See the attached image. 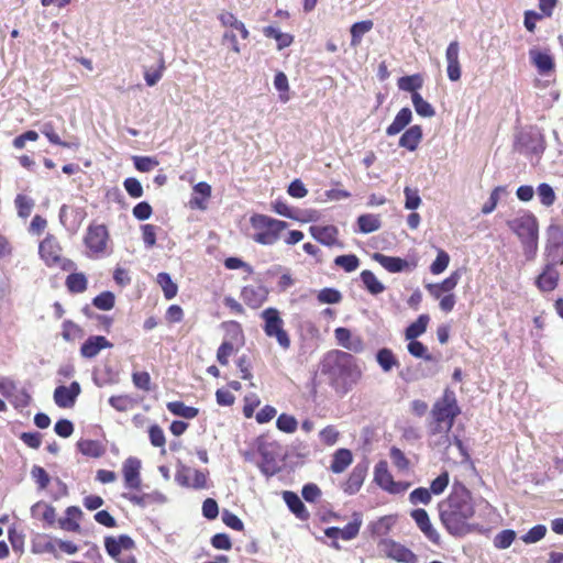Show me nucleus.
Returning <instances> with one entry per match:
<instances>
[{"instance_id":"f257e3e1","label":"nucleus","mask_w":563,"mask_h":563,"mask_svg":"<svg viewBox=\"0 0 563 563\" xmlns=\"http://www.w3.org/2000/svg\"><path fill=\"white\" fill-rule=\"evenodd\" d=\"M439 518L453 537H464L474 531L471 522L476 514L471 490L462 483L454 482L450 494L438 504Z\"/></svg>"},{"instance_id":"f03ea898","label":"nucleus","mask_w":563,"mask_h":563,"mask_svg":"<svg viewBox=\"0 0 563 563\" xmlns=\"http://www.w3.org/2000/svg\"><path fill=\"white\" fill-rule=\"evenodd\" d=\"M461 412L455 391L445 387L433 402L427 423L428 435L434 446L449 449L452 445L450 433Z\"/></svg>"},{"instance_id":"7ed1b4c3","label":"nucleus","mask_w":563,"mask_h":563,"mask_svg":"<svg viewBox=\"0 0 563 563\" xmlns=\"http://www.w3.org/2000/svg\"><path fill=\"white\" fill-rule=\"evenodd\" d=\"M321 371L328 376L330 386L341 396L352 390L362 378V369L355 357L341 350H333L325 354Z\"/></svg>"},{"instance_id":"20e7f679","label":"nucleus","mask_w":563,"mask_h":563,"mask_svg":"<svg viewBox=\"0 0 563 563\" xmlns=\"http://www.w3.org/2000/svg\"><path fill=\"white\" fill-rule=\"evenodd\" d=\"M507 225L520 240L526 260L533 261L539 249V222L536 216L525 212L507 221Z\"/></svg>"},{"instance_id":"39448f33","label":"nucleus","mask_w":563,"mask_h":563,"mask_svg":"<svg viewBox=\"0 0 563 563\" xmlns=\"http://www.w3.org/2000/svg\"><path fill=\"white\" fill-rule=\"evenodd\" d=\"M282 232V222L263 214L250 218L245 234L255 242L269 245L278 240Z\"/></svg>"},{"instance_id":"423d86ee","label":"nucleus","mask_w":563,"mask_h":563,"mask_svg":"<svg viewBox=\"0 0 563 563\" xmlns=\"http://www.w3.org/2000/svg\"><path fill=\"white\" fill-rule=\"evenodd\" d=\"M462 277L461 271L452 272L441 283L427 284L426 289L434 299H440L439 307L443 312H450L454 309L456 303V296L453 294L454 288L457 286Z\"/></svg>"},{"instance_id":"0eeeda50","label":"nucleus","mask_w":563,"mask_h":563,"mask_svg":"<svg viewBox=\"0 0 563 563\" xmlns=\"http://www.w3.org/2000/svg\"><path fill=\"white\" fill-rule=\"evenodd\" d=\"M374 482L379 488L390 495L405 494L411 486L410 482L395 481L385 460L379 461L375 465Z\"/></svg>"},{"instance_id":"6e6552de","label":"nucleus","mask_w":563,"mask_h":563,"mask_svg":"<svg viewBox=\"0 0 563 563\" xmlns=\"http://www.w3.org/2000/svg\"><path fill=\"white\" fill-rule=\"evenodd\" d=\"M547 261L563 265V227L552 223L547 229Z\"/></svg>"},{"instance_id":"1a4fd4ad","label":"nucleus","mask_w":563,"mask_h":563,"mask_svg":"<svg viewBox=\"0 0 563 563\" xmlns=\"http://www.w3.org/2000/svg\"><path fill=\"white\" fill-rule=\"evenodd\" d=\"M38 252L41 258L45 262L47 266H60L65 267L64 258L62 257V247L57 240L48 235L46 236L38 246Z\"/></svg>"},{"instance_id":"9d476101","label":"nucleus","mask_w":563,"mask_h":563,"mask_svg":"<svg viewBox=\"0 0 563 563\" xmlns=\"http://www.w3.org/2000/svg\"><path fill=\"white\" fill-rule=\"evenodd\" d=\"M175 479L179 485L185 487L201 489L207 486V474L205 472L183 464L179 465Z\"/></svg>"},{"instance_id":"9b49d317","label":"nucleus","mask_w":563,"mask_h":563,"mask_svg":"<svg viewBox=\"0 0 563 563\" xmlns=\"http://www.w3.org/2000/svg\"><path fill=\"white\" fill-rule=\"evenodd\" d=\"M108 236V230L103 224L90 225L85 236V244L95 254L104 253Z\"/></svg>"},{"instance_id":"f8f14e48","label":"nucleus","mask_w":563,"mask_h":563,"mask_svg":"<svg viewBox=\"0 0 563 563\" xmlns=\"http://www.w3.org/2000/svg\"><path fill=\"white\" fill-rule=\"evenodd\" d=\"M262 460L260 467L266 476H273L279 472V452L278 446L264 443L260 448Z\"/></svg>"},{"instance_id":"ddd939ff","label":"nucleus","mask_w":563,"mask_h":563,"mask_svg":"<svg viewBox=\"0 0 563 563\" xmlns=\"http://www.w3.org/2000/svg\"><path fill=\"white\" fill-rule=\"evenodd\" d=\"M380 547L385 555L400 563H417V555L405 545L394 540H383Z\"/></svg>"},{"instance_id":"4468645a","label":"nucleus","mask_w":563,"mask_h":563,"mask_svg":"<svg viewBox=\"0 0 563 563\" xmlns=\"http://www.w3.org/2000/svg\"><path fill=\"white\" fill-rule=\"evenodd\" d=\"M558 265H560V263L552 261H548L544 265L542 272L536 278V286L539 290L543 292L552 291L558 287L560 280V273L556 269Z\"/></svg>"},{"instance_id":"2eb2a0df","label":"nucleus","mask_w":563,"mask_h":563,"mask_svg":"<svg viewBox=\"0 0 563 563\" xmlns=\"http://www.w3.org/2000/svg\"><path fill=\"white\" fill-rule=\"evenodd\" d=\"M81 388L78 382H73L69 386H58L54 390V401L59 408L74 407Z\"/></svg>"},{"instance_id":"dca6fc26","label":"nucleus","mask_w":563,"mask_h":563,"mask_svg":"<svg viewBox=\"0 0 563 563\" xmlns=\"http://www.w3.org/2000/svg\"><path fill=\"white\" fill-rule=\"evenodd\" d=\"M373 260L379 263L389 273H400L404 271H412L417 267V262H409L397 256H387L382 253H374Z\"/></svg>"},{"instance_id":"f3484780","label":"nucleus","mask_w":563,"mask_h":563,"mask_svg":"<svg viewBox=\"0 0 563 563\" xmlns=\"http://www.w3.org/2000/svg\"><path fill=\"white\" fill-rule=\"evenodd\" d=\"M420 531L434 544L440 543V534L434 529L428 512L423 508L413 509L410 514Z\"/></svg>"},{"instance_id":"a211bd4d","label":"nucleus","mask_w":563,"mask_h":563,"mask_svg":"<svg viewBox=\"0 0 563 563\" xmlns=\"http://www.w3.org/2000/svg\"><path fill=\"white\" fill-rule=\"evenodd\" d=\"M460 44L457 41H452L445 51V58L448 63L446 73L451 81L461 79L462 70L460 64Z\"/></svg>"},{"instance_id":"6ab92c4d","label":"nucleus","mask_w":563,"mask_h":563,"mask_svg":"<svg viewBox=\"0 0 563 563\" xmlns=\"http://www.w3.org/2000/svg\"><path fill=\"white\" fill-rule=\"evenodd\" d=\"M141 461L137 457H129L123 462L122 473L128 488L139 489L141 487Z\"/></svg>"},{"instance_id":"aec40b11","label":"nucleus","mask_w":563,"mask_h":563,"mask_svg":"<svg viewBox=\"0 0 563 563\" xmlns=\"http://www.w3.org/2000/svg\"><path fill=\"white\" fill-rule=\"evenodd\" d=\"M367 472H368L367 463H357L353 467L347 479L343 483L344 493H346L349 495L356 494L361 489V487L366 478Z\"/></svg>"},{"instance_id":"412c9836","label":"nucleus","mask_w":563,"mask_h":563,"mask_svg":"<svg viewBox=\"0 0 563 563\" xmlns=\"http://www.w3.org/2000/svg\"><path fill=\"white\" fill-rule=\"evenodd\" d=\"M334 336L338 344L354 353H361L364 350V342L361 336H353L347 328L339 327L334 330Z\"/></svg>"},{"instance_id":"4be33fe9","label":"nucleus","mask_w":563,"mask_h":563,"mask_svg":"<svg viewBox=\"0 0 563 563\" xmlns=\"http://www.w3.org/2000/svg\"><path fill=\"white\" fill-rule=\"evenodd\" d=\"M104 548L111 558L117 559L123 550H131L134 548V541L126 534L107 537L104 538Z\"/></svg>"},{"instance_id":"5701e85b","label":"nucleus","mask_w":563,"mask_h":563,"mask_svg":"<svg viewBox=\"0 0 563 563\" xmlns=\"http://www.w3.org/2000/svg\"><path fill=\"white\" fill-rule=\"evenodd\" d=\"M267 290L260 284L249 285L242 289L241 297L251 308H258L266 299Z\"/></svg>"},{"instance_id":"b1692460","label":"nucleus","mask_w":563,"mask_h":563,"mask_svg":"<svg viewBox=\"0 0 563 563\" xmlns=\"http://www.w3.org/2000/svg\"><path fill=\"white\" fill-rule=\"evenodd\" d=\"M310 233L313 239L323 245L333 246L339 244V230L334 225H312L310 227Z\"/></svg>"},{"instance_id":"393cba45","label":"nucleus","mask_w":563,"mask_h":563,"mask_svg":"<svg viewBox=\"0 0 563 563\" xmlns=\"http://www.w3.org/2000/svg\"><path fill=\"white\" fill-rule=\"evenodd\" d=\"M109 347H112V343L104 336L91 335L82 343L80 354L82 357L92 358L97 356L101 350Z\"/></svg>"},{"instance_id":"a878e982","label":"nucleus","mask_w":563,"mask_h":563,"mask_svg":"<svg viewBox=\"0 0 563 563\" xmlns=\"http://www.w3.org/2000/svg\"><path fill=\"white\" fill-rule=\"evenodd\" d=\"M265 320L264 330L268 336H275L277 342L282 344V323L279 319V311L274 308H268L262 312Z\"/></svg>"},{"instance_id":"bb28decb","label":"nucleus","mask_w":563,"mask_h":563,"mask_svg":"<svg viewBox=\"0 0 563 563\" xmlns=\"http://www.w3.org/2000/svg\"><path fill=\"white\" fill-rule=\"evenodd\" d=\"M422 135L421 126L412 125L400 136L399 146L412 152L419 146Z\"/></svg>"},{"instance_id":"cd10ccee","label":"nucleus","mask_w":563,"mask_h":563,"mask_svg":"<svg viewBox=\"0 0 563 563\" xmlns=\"http://www.w3.org/2000/svg\"><path fill=\"white\" fill-rule=\"evenodd\" d=\"M353 462V454L349 449H339L334 452L330 470L334 474L343 473Z\"/></svg>"},{"instance_id":"c85d7f7f","label":"nucleus","mask_w":563,"mask_h":563,"mask_svg":"<svg viewBox=\"0 0 563 563\" xmlns=\"http://www.w3.org/2000/svg\"><path fill=\"white\" fill-rule=\"evenodd\" d=\"M412 120V112L409 108H402L396 114L394 121L387 126L386 134L389 136L400 133Z\"/></svg>"},{"instance_id":"c756f323","label":"nucleus","mask_w":563,"mask_h":563,"mask_svg":"<svg viewBox=\"0 0 563 563\" xmlns=\"http://www.w3.org/2000/svg\"><path fill=\"white\" fill-rule=\"evenodd\" d=\"M284 501L298 519L307 520L309 518V511L297 494L284 490Z\"/></svg>"},{"instance_id":"7c9ffc66","label":"nucleus","mask_w":563,"mask_h":563,"mask_svg":"<svg viewBox=\"0 0 563 563\" xmlns=\"http://www.w3.org/2000/svg\"><path fill=\"white\" fill-rule=\"evenodd\" d=\"M376 362L379 365V367L382 368V371L385 372V373H388L394 367H398L399 366V361H398L397 356L388 347H383V349L377 351V353H376Z\"/></svg>"},{"instance_id":"2f4dec72","label":"nucleus","mask_w":563,"mask_h":563,"mask_svg":"<svg viewBox=\"0 0 563 563\" xmlns=\"http://www.w3.org/2000/svg\"><path fill=\"white\" fill-rule=\"evenodd\" d=\"M429 321L430 317L428 314H420L415 322L407 327L405 331L406 340H413L423 334Z\"/></svg>"},{"instance_id":"473e14b6","label":"nucleus","mask_w":563,"mask_h":563,"mask_svg":"<svg viewBox=\"0 0 563 563\" xmlns=\"http://www.w3.org/2000/svg\"><path fill=\"white\" fill-rule=\"evenodd\" d=\"M374 26L372 20L356 22L351 26V46L356 47L361 44L364 34L369 32Z\"/></svg>"},{"instance_id":"72a5a7b5","label":"nucleus","mask_w":563,"mask_h":563,"mask_svg":"<svg viewBox=\"0 0 563 563\" xmlns=\"http://www.w3.org/2000/svg\"><path fill=\"white\" fill-rule=\"evenodd\" d=\"M360 276L365 289L369 294L379 295L385 290V286L377 279L372 271L365 269Z\"/></svg>"},{"instance_id":"f704fd0d","label":"nucleus","mask_w":563,"mask_h":563,"mask_svg":"<svg viewBox=\"0 0 563 563\" xmlns=\"http://www.w3.org/2000/svg\"><path fill=\"white\" fill-rule=\"evenodd\" d=\"M357 225L360 232L367 234L377 231L380 228L382 222L379 216L366 213L361 214L357 218Z\"/></svg>"},{"instance_id":"c9c22d12","label":"nucleus","mask_w":563,"mask_h":563,"mask_svg":"<svg viewBox=\"0 0 563 563\" xmlns=\"http://www.w3.org/2000/svg\"><path fill=\"white\" fill-rule=\"evenodd\" d=\"M398 88L402 91L419 93L418 90L423 86V78L420 74L404 76L398 79Z\"/></svg>"},{"instance_id":"e433bc0d","label":"nucleus","mask_w":563,"mask_h":563,"mask_svg":"<svg viewBox=\"0 0 563 563\" xmlns=\"http://www.w3.org/2000/svg\"><path fill=\"white\" fill-rule=\"evenodd\" d=\"M531 56L540 74H549L554 69L553 58L549 54L542 52H532Z\"/></svg>"},{"instance_id":"4c0bfd02","label":"nucleus","mask_w":563,"mask_h":563,"mask_svg":"<svg viewBox=\"0 0 563 563\" xmlns=\"http://www.w3.org/2000/svg\"><path fill=\"white\" fill-rule=\"evenodd\" d=\"M157 284L161 286L166 299H173L178 291L177 285L172 280L167 273H159L156 277Z\"/></svg>"},{"instance_id":"58836bf2","label":"nucleus","mask_w":563,"mask_h":563,"mask_svg":"<svg viewBox=\"0 0 563 563\" xmlns=\"http://www.w3.org/2000/svg\"><path fill=\"white\" fill-rule=\"evenodd\" d=\"M167 409L175 416L192 419L198 415V409L194 407L186 406L181 401H172L167 404Z\"/></svg>"},{"instance_id":"ea45409f","label":"nucleus","mask_w":563,"mask_h":563,"mask_svg":"<svg viewBox=\"0 0 563 563\" xmlns=\"http://www.w3.org/2000/svg\"><path fill=\"white\" fill-rule=\"evenodd\" d=\"M411 101L416 112L423 118H431L435 114L433 107L422 98L420 93H412Z\"/></svg>"},{"instance_id":"a19ab883","label":"nucleus","mask_w":563,"mask_h":563,"mask_svg":"<svg viewBox=\"0 0 563 563\" xmlns=\"http://www.w3.org/2000/svg\"><path fill=\"white\" fill-rule=\"evenodd\" d=\"M389 456L394 466L400 473H405L410 470V461L399 448L393 446L389 451Z\"/></svg>"},{"instance_id":"79ce46f5","label":"nucleus","mask_w":563,"mask_h":563,"mask_svg":"<svg viewBox=\"0 0 563 563\" xmlns=\"http://www.w3.org/2000/svg\"><path fill=\"white\" fill-rule=\"evenodd\" d=\"M165 70V62L159 58L158 66L156 68L144 67V79L147 86H155L163 77Z\"/></svg>"},{"instance_id":"37998d69","label":"nucleus","mask_w":563,"mask_h":563,"mask_svg":"<svg viewBox=\"0 0 563 563\" xmlns=\"http://www.w3.org/2000/svg\"><path fill=\"white\" fill-rule=\"evenodd\" d=\"M334 264L346 273L356 271L360 266V260L355 254L339 255L334 258Z\"/></svg>"},{"instance_id":"c03bdc74","label":"nucleus","mask_w":563,"mask_h":563,"mask_svg":"<svg viewBox=\"0 0 563 563\" xmlns=\"http://www.w3.org/2000/svg\"><path fill=\"white\" fill-rule=\"evenodd\" d=\"M220 21L224 26H229L232 29L238 30L243 38H246L249 36V31L245 27L244 23L236 19L235 15H233L230 12L222 13L220 15Z\"/></svg>"},{"instance_id":"a18cd8bd","label":"nucleus","mask_w":563,"mask_h":563,"mask_svg":"<svg viewBox=\"0 0 563 563\" xmlns=\"http://www.w3.org/2000/svg\"><path fill=\"white\" fill-rule=\"evenodd\" d=\"M409 341L407 349L412 356L423 358L428 362L434 361L433 356L428 353V349L422 342L417 341L416 339Z\"/></svg>"},{"instance_id":"49530a36","label":"nucleus","mask_w":563,"mask_h":563,"mask_svg":"<svg viewBox=\"0 0 563 563\" xmlns=\"http://www.w3.org/2000/svg\"><path fill=\"white\" fill-rule=\"evenodd\" d=\"M537 194L540 202L544 207H551L556 200V195L553 188L547 183H542L538 186Z\"/></svg>"},{"instance_id":"de8ad7c7","label":"nucleus","mask_w":563,"mask_h":563,"mask_svg":"<svg viewBox=\"0 0 563 563\" xmlns=\"http://www.w3.org/2000/svg\"><path fill=\"white\" fill-rule=\"evenodd\" d=\"M516 532L511 529H505L494 538V545L497 549H508L516 539Z\"/></svg>"},{"instance_id":"09e8293b","label":"nucleus","mask_w":563,"mask_h":563,"mask_svg":"<svg viewBox=\"0 0 563 563\" xmlns=\"http://www.w3.org/2000/svg\"><path fill=\"white\" fill-rule=\"evenodd\" d=\"M66 285L71 292H82L87 288V279L84 274H70L66 279Z\"/></svg>"},{"instance_id":"8fccbe9b","label":"nucleus","mask_w":563,"mask_h":563,"mask_svg":"<svg viewBox=\"0 0 563 563\" xmlns=\"http://www.w3.org/2000/svg\"><path fill=\"white\" fill-rule=\"evenodd\" d=\"M450 263V255L444 250H439L435 260L430 266V272L433 275L443 273Z\"/></svg>"},{"instance_id":"3c124183","label":"nucleus","mask_w":563,"mask_h":563,"mask_svg":"<svg viewBox=\"0 0 563 563\" xmlns=\"http://www.w3.org/2000/svg\"><path fill=\"white\" fill-rule=\"evenodd\" d=\"M432 499V494L429 488L418 487L413 489L409 495V500L412 505H429Z\"/></svg>"},{"instance_id":"603ef678","label":"nucleus","mask_w":563,"mask_h":563,"mask_svg":"<svg viewBox=\"0 0 563 563\" xmlns=\"http://www.w3.org/2000/svg\"><path fill=\"white\" fill-rule=\"evenodd\" d=\"M14 202L21 218H27L31 214L34 207L33 199L24 195H18Z\"/></svg>"},{"instance_id":"864d4df0","label":"nucleus","mask_w":563,"mask_h":563,"mask_svg":"<svg viewBox=\"0 0 563 563\" xmlns=\"http://www.w3.org/2000/svg\"><path fill=\"white\" fill-rule=\"evenodd\" d=\"M41 509L43 510L42 519L52 525L56 517L55 508L44 503H37L31 508L32 515L37 516Z\"/></svg>"},{"instance_id":"5fc2aeb1","label":"nucleus","mask_w":563,"mask_h":563,"mask_svg":"<svg viewBox=\"0 0 563 563\" xmlns=\"http://www.w3.org/2000/svg\"><path fill=\"white\" fill-rule=\"evenodd\" d=\"M41 132L48 139V141L53 144L60 145L63 147H77V144L63 142L58 134L55 132L52 123H44Z\"/></svg>"},{"instance_id":"6e6d98bb","label":"nucleus","mask_w":563,"mask_h":563,"mask_svg":"<svg viewBox=\"0 0 563 563\" xmlns=\"http://www.w3.org/2000/svg\"><path fill=\"white\" fill-rule=\"evenodd\" d=\"M547 533V527L543 525H537L532 527L526 534L521 537V540L527 543H536L544 538Z\"/></svg>"},{"instance_id":"4d7b16f0","label":"nucleus","mask_w":563,"mask_h":563,"mask_svg":"<svg viewBox=\"0 0 563 563\" xmlns=\"http://www.w3.org/2000/svg\"><path fill=\"white\" fill-rule=\"evenodd\" d=\"M320 440L324 445L331 446L334 445L339 438L340 432L336 430V428L332 424L327 426L320 431Z\"/></svg>"},{"instance_id":"13d9d810","label":"nucleus","mask_w":563,"mask_h":563,"mask_svg":"<svg viewBox=\"0 0 563 563\" xmlns=\"http://www.w3.org/2000/svg\"><path fill=\"white\" fill-rule=\"evenodd\" d=\"M321 303H338L342 300V295L334 288H323L317 296Z\"/></svg>"},{"instance_id":"bf43d9fd","label":"nucleus","mask_w":563,"mask_h":563,"mask_svg":"<svg viewBox=\"0 0 563 563\" xmlns=\"http://www.w3.org/2000/svg\"><path fill=\"white\" fill-rule=\"evenodd\" d=\"M405 208L408 210H416L421 205V198L419 196L418 189H412L410 187H405Z\"/></svg>"},{"instance_id":"052dcab7","label":"nucleus","mask_w":563,"mask_h":563,"mask_svg":"<svg viewBox=\"0 0 563 563\" xmlns=\"http://www.w3.org/2000/svg\"><path fill=\"white\" fill-rule=\"evenodd\" d=\"M9 401L15 408H25L31 401V396L24 388L18 387L14 394L10 397Z\"/></svg>"},{"instance_id":"680f3d73","label":"nucleus","mask_w":563,"mask_h":563,"mask_svg":"<svg viewBox=\"0 0 563 563\" xmlns=\"http://www.w3.org/2000/svg\"><path fill=\"white\" fill-rule=\"evenodd\" d=\"M450 482L449 473L445 471L431 482L429 490L431 494L440 495L448 487Z\"/></svg>"},{"instance_id":"e2e57ef3","label":"nucleus","mask_w":563,"mask_h":563,"mask_svg":"<svg viewBox=\"0 0 563 563\" xmlns=\"http://www.w3.org/2000/svg\"><path fill=\"white\" fill-rule=\"evenodd\" d=\"M133 161L135 168L143 173L151 172L158 165V161L150 156H135Z\"/></svg>"},{"instance_id":"0e129e2a","label":"nucleus","mask_w":563,"mask_h":563,"mask_svg":"<svg viewBox=\"0 0 563 563\" xmlns=\"http://www.w3.org/2000/svg\"><path fill=\"white\" fill-rule=\"evenodd\" d=\"M93 305L101 310H110L114 306V296L110 291H104L93 299Z\"/></svg>"},{"instance_id":"69168bd1","label":"nucleus","mask_w":563,"mask_h":563,"mask_svg":"<svg viewBox=\"0 0 563 563\" xmlns=\"http://www.w3.org/2000/svg\"><path fill=\"white\" fill-rule=\"evenodd\" d=\"M31 476L41 489L46 488L49 484V476L41 466L34 465L31 471Z\"/></svg>"},{"instance_id":"338daca9","label":"nucleus","mask_w":563,"mask_h":563,"mask_svg":"<svg viewBox=\"0 0 563 563\" xmlns=\"http://www.w3.org/2000/svg\"><path fill=\"white\" fill-rule=\"evenodd\" d=\"M302 497L308 503H314L321 497V489L317 484L309 483L302 487Z\"/></svg>"},{"instance_id":"774afa93","label":"nucleus","mask_w":563,"mask_h":563,"mask_svg":"<svg viewBox=\"0 0 563 563\" xmlns=\"http://www.w3.org/2000/svg\"><path fill=\"white\" fill-rule=\"evenodd\" d=\"M126 192L132 198H140L143 196V187L136 178H126L123 183Z\"/></svg>"}]
</instances>
